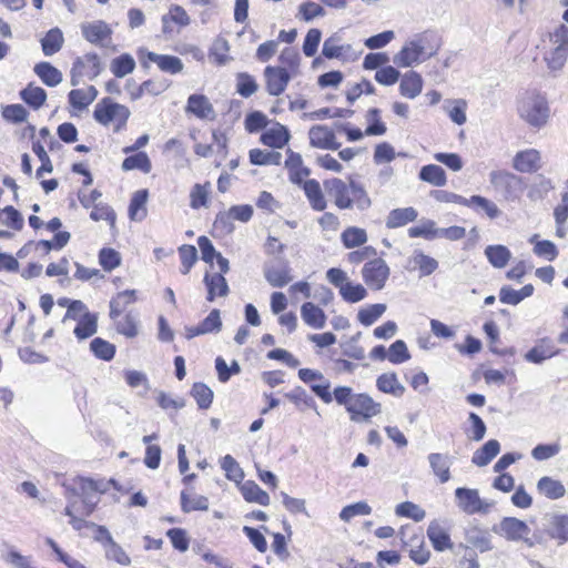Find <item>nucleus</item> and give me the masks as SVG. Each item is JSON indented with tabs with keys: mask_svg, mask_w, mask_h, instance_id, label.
<instances>
[{
	"mask_svg": "<svg viewBox=\"0 0 568 568\" xmlns=\"http://www.w3.org/2000/svg\"><path fill=\"white\" fill-rule=\"evenodd\" d=\"M429 467L439 483L445 484L450 479V458L440 453H430L427 456Z\"/></svg>",
	"mask_w": 568,
	"mask_h": 568,
	"instance_id": "5701e85b",
	"label": "nucleus"
},
{
	"mask_svg": "<svg viewBox=\"0 0 568 568\" xmlns=\"http://www.w3.org/2000/svg\"><path fill=\"white\" fill-rule=\"evenodd\" d=\"M537 489L549 499H558L566 494V488L562 483L548 476L541 477L538 480Z\"/></svg>",
	"mask_w": 568,
	"mask_h": 568,
	"instance_id": "58836bf2",
	"label": "nucleus"
},
{
	"mask_svg": "<svg viewBox=\"0 0 568 568\" xmlns=\"http://www.w3.org/2000/svg\"><path fill=\"white\" fill-rule=\"evenodd\" d=\"M0 223L16 231H20L23 227V217L18 210L8 205L0 210Z\"/></svg>",
	"mask_w": 568,
	"mask_h": 568,
	"instance_id": "338daca9",
	"label": "nucleus"
},
{
	"mask_svg": "<svg viewBox=\"0 0 568 568\" xmlns=\"http://www.w3.org/2000/svg\"><path fill=\"white\" fill-rule=\"evenodd\" d=\"M485 255L489 263L497 268L505 267L511 257L510 251L504 245H488L485 248Z\"/></svg>",
	"mask_w": 568,
	"mask_h": 568,
	"instance_id": "c03bdc74",
	"label": "nucleus"
},
{
	"mask_svg": "<svg viewBox=\"0 0 568 568\" xmlns=\"http://www.w3.org/2000/svg\"><path fill=\"white\" fill-rule=\"evenodd\" d=\"M93 539L99 542L104 550V557L106 560L114 561L120 566L128 567L131 565V558L126 551L119 545L105 526L97 528Z\"/></svg>",
	"mask_w": 568,
	"mask_h": 568,
	"instance_id": "1a4fd4ad",
	"label": "nucleus"
},
{
	"mask_svg": "<svg viewBox=\"0 0 568 568\" xmlns=\"http://www.w3.org/2000/svg\"><path fill=\"white\" fill-rule=\"evenodd\" d=\"M519 116L530 126H544L550 114L547 99L538 93H527L518 106Z\"/></svg>",
	"mask_w": 568,
	"mask_h": 568,
	"instance_id": "7ed1b4c3",
	"label": "nucleus"
},
{
	"mask_svg": "<svg viewBox=\"0 0 568 568\" xmlns=\"http://www.w3.org/2000/svg\"><path fill=\"white\" fill-rule=\"evenodd\" d=\"M349 413L352 422L369 420L382 412V405L375 402L369 395L362 393L355 394L353 400L346 409Z\"/></svg>",
	"mask_w": 568,
	"mask_h": 568,
	"instance_id": "9d476101",
	"label": "nucleus"
},
{
	"mask_svg": "<svg viewBox=\"0 0 568 568\" xmlns=\"http://www.w3.org/2000/svg\"><path fill=\"white\" fill-rule=\"evenodd\" d=\"M139 53L140 55L144 54L150 62L155 63L162 72L169 74H178L182 72L184 68L182 60L175 55L159 54L143 49H141Z\"/></svg>",
	"mask_w": 568,
	"mask_h": 568,
	"instance_id": "a211bd4d",
	"label": "nucleus"
},
{
	"mask_svg": "<svg viewBox=\"0 0 568 568\" xmlns=\"http://www.w3.org/2000/svg\"><path fill=\"white\" fill-rule=\"evenodd\" d=\"M185 112L192 113L201 120H214L215 118L214 108L204 94H191L187 98Z\"/></svg>",
	"mask_w": 568,
	"mask_h": 568,
	"instance_id": "6ab92c4d",
	"label": "nucleus"
},
{
	"mask_svg": "<svg viewBox=\"0 0 568 568\" xmlns=\"http://www.w3.org/2000/svg\"><path fill=\"white\" fill-rule=\"evenodd\" d=\"M2 559L12 568H37L32 556H24L14 548H11L7 554H4Z\"/></svg>",
	"mask_w": 568,
	"mask_h": 568,
	"instance_id": "864d4df0",
	"label": "nucleus"
},
{
	"mask_svg": "<svg viewBox=\"0 0 568 568\" xmlns=\"http://www.w3.org/2000/svg\"><path fill=\"white\" fill-rule=\"evenodd\" d=\"M544 532L558 545L568 541V515L548 514L544 518Z\"/></svg>",
	"mask_w": 568,
	"mask_h": 568,
	"instance_id": "2eb2a0df",
	"label": "nucleus"
},
{
	"mask_svg": "<svg viewBox=\"0 0 568 568\" xmlns=\"http://www.w3.org/2000/svg\"><path fill=\"white\" fill-rule=\"evenodd\" d=\"M376 386L381 392L395 396H402L405 392V387L398 382L395 373H385L378 376Z\"/></svg>",
	"mask_w": 568,
	"mask_h": 568,
	"instance_id": "79ce46f5",
	"label": "nucleus"
},
{
	"mask_svg": "<svg viewBox=\"0 0 568 568\" xmlns=\"http://www.w3.org/2000/svg\"><path fill=\"white\" fill-rule=\"evenodd\" d=\"M282 160L280 152H268L261 149H252L250 151V161L254 165H278Z\"/></svg>",
	"mask_w": 568,
	"mask_h": 568,
	"instance_id": "603ef678",
	"label": "nucleus"
},
{
	"mask_svg": "<svg viewBox=\"0 0 568 568\" xmlns=\"http://www.w3.org/2000/svg\"><path fill=\"white\" fill-rule=\"evenodd\" d=\"M179 255L181 258V273L186 275L197 261V251L193 245L183 244L179 247Z\"/></svg>",
	"mask_w": 568,
	"mask_h": 568,
	"instance_id": "774afa93",
	"label": "nucleus"
},
{
	"mask_svg": "<svg viewBox=\"0 0 568 568\" xmlns=\"http://www.w3.org/2000/svg\"><path fill=\"white\" fill-rule=\"evenodd\" d=\"M135 60L129 53H122L111 61L110 70L116 78H124L135 69Z\"/></svg>",
	"mask_w": 568,
	"mask_h": 568,
	"instance_id": "37998d69",
	"label": "nucleus"
},
{
	"mask_svg": "<svg viewBox=\"0 0 568 568\" xmlns=\"http://www.w3.org/2000/svg\"><path fill=\"white\" fill-rule=\"evenodd\" d=\"M500 452V444L497 439H489L480 448H478L471 462L478 467L487 466Z\"/></svg>",
	"mask_w": 568,
	"mask_h": 568,
	"instance_id": "c756f323",
	"label": "nucleus"
},
{
	"mask_svg": "<svg viewBox=\"0 0 568 568\" xmlns=\"http://www.w3.org/2000/svg\"><path fill=\"white\" fill-rule=\"evenodd\" d=\"M341 240L346 248H353L367 242V233L364 229L349 226L342 232Z\"/></svg>",
	"mask_w": 568,
	"mask_h": 568,
	"instance_id": "a18cd8bd",
	"label": "nucleus"
},
{
	"mask_svg": "<svg viewBox=\"0 0 568 568\" xmlns=\"http://www.w3.org/2000/svg\"><path fill=\"white\" fill-rule=\"evenodd\" d=\"M140 170L143 173H150L152 169L151 161L145 152H138L125 158L122 162L123 171Z\"/></svg>",
	"mask_w": 568,
	"mask_h": 568,
	"instance_id": "de8ad7c7",
	"label": "nucleus"
},
{
	"mask_svg": "<svg viewBox=\"0 0 568 568\" xmlns=\"http://www.w3.org/2000/svg\"><path fill=\"white\" fill-rule=\"evenodd\" d=\"M389 267L383 258H373L362 268V276L368 287L379 291L389 277Z\"/></svg>",
	"mask_w": 568,
	"mask_h": 568,
	"instance_id": "9b49d317",
	"label": "nucleus"
},
{
	"mask_svg": "<svg viewBox=\"0 0 568 568\" xmlns=\"http://www.w3.org/2000/svg\"><path fill=\"white\" fill-rule=\"evenodd\" d=\"M79 484V495L81 498V515L90 516L100 501L99 494H104L109 489V484L115 487V480L110 479L108 483L103 480H93L85 477H77Z\"/></svg>",
	"mask_w": 568,
	"mask_h": 568,
	"instance_id": "39448f33",
	"label": "nucleus"
},
{
	"mask_svg": "<svg viewBox=\"0 0 568 568\" xmlns=\"http://www.w3.org/2000/svg\"><path fill=\"white\" fill-rule=\"evenodd\" d=\"M514 168L523 173L538 171L540 165V153L535 149L518 152L514 158Z\"/></svg>",
	"mask_w": 568,
	"mask_h": 568,
	"instance_id": "412c9836",
	"label": "nucleus"
},
{
	"mask_svg": "<svg viewBox=\"0 0 568 568\" xmlns=\"http://www.w3.org/2000/svg\"><path fill=\"white\" fill-rule=\"evenodd\" d=\"M206 288L209 302H213L215 296H226L229 294V285L225 277L222 274H209L206 273L203 280Z\"/></svg>",
	"mask_w": 568,
	"mask_h": 568,
	"instance_id": "7c9ffc66",
	"label": "nucleus"
},
{
	"mask_svg": "<svg viewBox=\"0 0 568 568\" xmlns=\"http://www.w3.org/2000/svg\"><path fill=\"white\" fill-rule=\"evenodd\" d=\"M412 42L419 50L424 51V55L428 59L437 53L440 48V39L434 31H425L417 34Z\"/></svg>",
	"mask_w": 568,
	"mask_h": 568,
	"instance_id": "a878e982",
	"label": "nucleus"
},
{
	"mask_svg": "<svg viewBox=\"0 0 568 568\" xmlns=\"http://www.w3.org/2000/svg\"><path fill=\"white\" fill-rule=\"evenodd\" d=\"M308 135L310 143L314 148L333 151L341 148V143L336 141L335 133L325 125L312 126Z\"/></svg>",
	"mask_w": 568,
	"mask_h": 568,
	"instance_id": "f3484780",
	"label": "nucleus"
},
{
	"mask_svg": "<svg viewBox=\"0 0 568 568\" xmlns=\"http://www.w3.org/2000/svg\"><path fill=\"white\" fill-rule=\"evenodd\" d=\"M324 187L339 210L356 206L359 211H366L372 205L365 187L353 179H349L348 184L338 178L325 180Z\"/></svg>",
	"mask_w": 568,
	"mask_h": 568,
	"instance_id": "f03ea898",
	"label": "nucleus"
},
{
	"mask_svg": "<svg viewBox=\"0 0 568 568\" xmlns=\"http://www.w3.org/2000/svg\"><path fill=\"white\" fill-rule=\"evenodd\" d=\"M291 267L285 258H276L264 265V277L273 287H284L292 281Z\"/></svg>",
	"mask_w": 568,
	"mask_h": 568,
	"instance_id": "4468645a",
	"label": "nucleus"
},
{
	"mask_svg": "<svg viewBox=\"0 0 568 568\" xmlns=\"http://www.w3.org/2000/svg\"><path fill=\"white\" fill-rule=\"evenodd\" d=\"M291 72L286 68L267 65L264 69L266 91L270 95L277 97L282 94L292 79Z\"/></svg>",
	"mask_w": 568,
	"mask_h": 568,
	"instance_id": "ddd939ff",
	"label": "nucleus"
},
{
	"mask_svg": "<svg viewBox=\"0 0 568 568\" xmlns=\"http://www.w3.org/2000/svg\"><path fill=\"white\" fill-rule=\"evenodd\" d=\"M430 551L425 548L423 536H414L410 538L409 558L417 565H425L428 562Z\"/></svg>",
	"mask_w": 568,
	"mask_h": 568,
	"instance_id": "8fccbe9b",
	"label": "nucleus"
},
{
	"mask_svg": "<svg viewBox=\"0 0 568 568\" xmlns=\"http://www.w3.org/2000/svg\"><path fill=\"white\" fill-rule=\"evenodd\" d=\"M352 51L351 44H338V39L336 37H329L324 41L322 53L327 59H338L343 54H347Z\"/></svg>",
	"mask_w": 568,
	"mask_h": 568,
	"instance_id": "bf43d9fd",
	"label": "nucleus"
},
{
	"mask_svg": "<svg viewBox=\"0 0 568 568\" xmlns=\"http://www.w3.org/2000/svg\"><path fill=\"white\" fill-rule=\"evenodd\" d=\"M278 60L283 64L282 68H286L293 77L300 73L301 55L294 48H284Z\"/></svg>",
	"mask_w": 568,
	"mask_h": 568,
	"instance_id": "13d9d810",
	"label": "nucleus"
},
{
	"mask_svg": "<svg viewBox=\"0 0 568 568\" xmlns=\"http://www.w3.org/2000/svg\"><path fill=\"white\" fill-rule=\"evenodd\" d=\"M260 140L264 145L281 149L288 142L290 132L286 126L277 123L275 128L264 131Z\"/></svg>",
	"mask_w": 568,
	"mask_h": 568,
	"instance_id": "c85d7f7f",
	"label": "nucleus"
},
{
	"mask_svg": "<svg viewBox=\"0 0 568 568\" xmlns=\"http://www.w3.org/2000/svg\"><path fill=\"white\" fill-rule=\"evenodd\" d=\"M559 353L560 349L554 345L552 341L548 337H544L524 355V358L532 364H542L546 359H549Z\"/></svg>",
	"mask_w": 568,
	"mask_h": 568,
	"instance_id": "aec40b11",
	"label": "nucleus"
},
{
	"mask_svg": "<svg viewBox=\"0 0 568 568\" xmlns=\"http://www.w3.org/2000/svg\"><path fill=\"white\" fill-rule=\"evenodd\" d=\"M324 187L339 210L356 206L359 211H366L372 205L365 187L353 179H349L348 184L338 178L325 180Z\"/></svg>",
	"mask_w": 568,
	"mask_h": 568,
	"instance_id": "f257e3e1",
	"label": "nucleus"
},
{
	"mask_svg": "<svg viewBox=\"0 0 568 568\" xmlns=\"http://www.w3.org/2000/svg\"><path fill=\"white\" fill-rule=\"evenodd\" d=\"M490 181L497 187H501L505 191V197L511 201L519 197L525 186L520 176L508 172H491Z\"/></svg>",
	"mask_w": 568,
	"mask_h": 568,
	"instance_id": "dca6fc26",
	"label": "nucleus"
},
{
	"mask_svg": "<svg viewBox=\"0 0 568 568\" xmlns=\"http://www.w3.org/2000/svg\"><path fill=\"white\" fill-rule=\"evenodd\" d=\"M114 325L116 332L128 338H133L139 334L138 318L132 313H126L121 320L116 318Z\"/></svg>",
	"mask_w": 568,
	"mask_h": 568,
	"instance_id": "4d7b16f0",
	"label": "nucleus"
},
{
	"mask_svg": "<svg viewBox=\"0 0 568 568\" xmlns=\"http://www.w3.org/2000/svg\"><path fill=\"white\" fill-rule=\"evenodd\" d=\"M427 537L436 551H444L453 548L449 534L440 526L437 520L429 523Z\"/></svg>",
	"mask_w": 568,
	"mask_h": 568,
	"instance_id": "b1692460",
	"label": "nucleus"
},
{
	"mask_svg": "<svg viewBox=\"0 0 568 568\" xmlns=\"http://www.w3.org/2000/svg\"><path fill=\"white\" fill-rule=\"evenodd\" d=\"M422 90L423 79L419 73L415 71H408L402 77L399 91L403 97L415 99L420 94Z\"/></svg>",
	"mask_w": 568,
	"mask_h": 568,
	"instance_id": "cd10ccee",
	"label": "nucleus"
},
{
	"mask_svg": "<svg viewBox=\"0 0 568 568\" xmlns=\"http://www.w3.org/2000/svg\"><path fill=\"white\" fill-rule=\"evenodd\" d=\"M386 311L385 304H373L366 308H362L358 311L357 318L361 324L365 326H371L374 324Z\"/></svg>",
	"mask_w": 568,
	"mask_h": 568,
	"instance_id": "0e129e2a",
	"label": "nucleus"
},
{
	"mask_svg": "<svg viewBox=\"0 0 568 568\" xmlns=\"http://www.w3.org/2000/svg\"><path fill=\"white\" fill-rule=\"evenodd\" d=\"M90 349L97 358L106 362L111 361L115 355V346L101 337H95L91 341Z\"/></svg>",
	"mask_w": 568,
	"mask_h": 568,
	"instance_id": "5fc2aeb1",
	"label": "nucleus"
},
{
	"mask_svg": "<svg viewBox=\"0 0 568 568\" xmlns=\"http://www.w3.org/2000/svg\"><path fill=\"white\" fill-rule=\"evenodd\" d=\"M221 467L229 480L240 484L244 478V471L239 463L231 456L225 455L221 460Z\"/></svg>",
	"mask_w": 568,
	"mask_h": 568,
	"instance_id": "e2e57ef3",
	"label": "nucleus"
},
{
	"mask_svg": "<svg viewBox=\"0 0 568 568\" xmlns=\"http://www.w3.org/2000/svg\"><path fill=\"white\" fill-rule=\"evenodd\" d=\"M418 178L434 186H444L447 183L445 170L436 164L424 165L418 173Z\"/></svg>",
	"mask_w": 568,
	"mask_h": 568,
	"instance_id": "ea45409f",
	"label": "nucleus"
},
{
	"mask_svg": "<svg viewBox=\"0 0 568 568\" xmlns=\"http://www.w3.org/2000/svg\"><path fill=\"white\" fill-rule=\"evenodd\" d=\"M98 331V315L91 312H84L78 321L73 333L78 339H85L94 335Z\"/></svg>",
	"mask_w": 568,
	"mask_h": 568,
	"instance_id": "473e14b6",
	"label": "nucleus"
},
{
	"mask_svg": "<svg viewBox=\"0 0 568 568\" xmlns=\"http://www.w3.org/2000/svg\"><path fill=\"white\" fill-rule=\"evenodd\" d=\"M191 396L196 400L200 409H207L213 402V390L204 383H194L191 388Z\"/></svg>",
	"mask_w": 568,
	"mask_h": 568,
	"instance_id": "49530a36",
	"label": "nucleus"
},
{
	"mask_svg": "<svg viewBox=\"0 0 568 568\" xmlns=\"http://www.w3.org/2000/svg\"><path fill=\"white\" fill-rule=\"evenodd\" d=\"M34 73L48 87H57L62 82V73L50 62H39L33 68Z\"/></svg>",
	"mask_w": 568,
	"mask_h": 568,
	"instance_id": "72a5a7b5",
	"label": "nucleus"
},
{
	"mask_svg": "<svg viewBox=\"0 0 568 568\" xmlns=\"http://www.w3.org/2000/svg\"><path fill=\"white\" fill-rule=\"evenodd\" d=\"M149 192L148 190H139L136 191L129 205V215L131 220H142L145 216V203L148 201Z\"/></svg>",
	"mask_w": 568,
	"mask_h": 568,
	"instance_id": "3c124183",
	"label": "nucleus"
},
{
	"mask_svg": "<svg viewBox=\"0 0 568 568\" xmlns=\"http://www.w3.org/2000/svg\"><path fill=\"white\" fill-rule=\"evenodd\" d=\"M493 530L496 534H499L500 536L505 537L507 540H521L528 547H534L536 544H539L541 541V538L538 537L537 535H534V537L530 538V528L528 527V525L516 517H504L500 520L499 526L493 527Z\"/></svg>",
	"mask_w": 568,
	"mask_h": 568,
	"instance_id": "0eeeda50",
	"label": "nucleus"
},
{
	"mask_svg": "<svg viewBox=\"0 0 568 568\" xmlns=\"http://www.w3.org/2000/svg\"><path fill=\"white\" fill-rule=\"evenodd\" d=\"M63 43L62 31L59 28H52L41 39L42 52L44 55L51 57L61 50Z\"/></svg>",
	"mask_w": 568,
	"mask_h": 568,
	"instance_id": "4c0bfd02",
	"label": "nucleus"
},
{
	"mask_svg": "<svg viewBox=\"0 0 568 568\" xmlns=\"http://www.w3.org/2000/svg\"><path fill=\"white\" fill-rule=\"evenodd\" d=\"M465 540L467 542V547L478 549L480 552H486L493 549L490 535L478 527L467 529Z\"/></svg>",
	"mask_w": 568,
	"mask_h": 568,
	"instance_id": "bb28decb",
	"label": "nucleus"
},
{
	"mask_svg": "<svg viewBox=\"0 0 568 568\" xmlns=\"http://www.w3.org/2000/svg\"><path fill=\"white\" fill-rule=\"evenodd\" d=\"M455 498L458 508L467 515L488 514L495 506L494 500H483L475 488L458 487L455 490Z\"/></svg>",
	"mask_w": 568,
	"mask_h": 568,
	"instance_id": "6e6552de",
	"label": "nucleus"
},
{
	"mask_svg": "<svg viewBox=\"0 0 568 568\" xmlns=\"http://www.w3.org/2000/svg\"><path fill=\"white\" fill-rule=\"evenodd\" d=\"M82 37L91 44L108 48L111 42L112 29L103 20L81 24Z\"/></svg>",
	"mask_w": 568,
	"mask_h": 568,
	"instance_id": "f8f14e48",
	"label": "nucleus"
},
{
	"mask_svg": "<svg viewBox=\"0 0 568 568\" xmlns=\"http://www.w3.org/2000/svg\"><path fill=\"white\" fill-rule=\"evenodd\" d=\"M136 301V291L135 290H125L118 293L110 301V318L115 321L125 307Z\"/></svg>",
	"mask_w": 568,
	"mask_h": 568,
	"instance_id": "2f4dec72",
	"label": "nucleus"
},
{
	"mask_svg": "<svg viewBox=\"0 0 568 568\" xmlns=\"http://www.w3.org/2000/svg\"><path fill=\"white\" fill-rule=\"evenodd\" d=\"M181 508L183 513H191L194 510H207L209 499L205 496L196 495L190 498L185 490L181 491Z\"/></svg>",
	"mask_w": 568,
	"mask_h": 568,
	"instance_id": "680f3d73",
	"label": "nucleus"
},
{
	"mask_svg": "<svg viewBox=\"0 0 568 568\" xmlns=\"http://www.w3.org/2000/svg\"><path fill=\"white\" fill-rule=\"evenodd\" d=\"M303 190L313 210L324 211L326 209V201L318 181L314 179L305 181Z\"/></svg>",
	"mask_w": 568,
	"mask_h": 568,
	"instance_id": "e433bc0d",
	"label": "nucleus"
},
{
	"mask_svg": "<svg viewBox=\"0 0 568 568\" xmlns=\"http://www.w3.org/2000/svg\"><path fill=\"white\" fill-rule=\"evenodd\" d=\"M417 211L409 206L403 209H394L388 213L386 226L388 229H397L413 222L417 219Z\"/></svg>",
	"mask_w": 568,
	"mask_h": 568,
	"instance_id": "c9c22d12",
	"label": "nucleus"
},
{
	"mask_svg": "<svg viewBox=\"0 0 568 568\" xmlns=\"http://www.w3.org/2000/svg\"><path fill=\"white\" fill-rule=\"evenodd\" d=\"M551 48L545 53L544 60L550 71L564 68L568 58V27L559 24L549 33Z\"/></svg>",
	"mask_w": 568,
	"mask_h": 568,
	"instance_id": "20e7f679",
	"label": "nucleus"
},
{
	"mask_svg": "<svg viewBox=\"0 0 568 568\" xmlns=\"http://www.w3.org/2000/svg\"><path fill=\"white\" fill-rule=\"evenodd\" d=\"M301 316L306 325L315 329H321L326 324L324 311L312 302H305L301 306Z\"/></svg>",
	"mask_w": 568,
	"mask_h": 568,
	"instance_id": "393cba45",
	"label": "nucleus"
},
{
	"mask_svg": "<svg viewBox=\"0 0 568 568\" xmlns=\"http://www.w3.org/2000/svg\"><path fill=\"white\" fill-rule=\"evenodd\" d=\"M395 514L399 517L412 518L416 523L422 521L426 516V511L412 501H404L398 504L396 506Z\"/></svg>",
	"mask_w": 568,
	"mask_h": 568,
	"instance_id": "69168bd1",
	"label": "nucleus"
},
{
	"mask_svg": "<svg viewBox=\"0 0 568 568\" xmlns=\"http://www.w3.org/2000/svg\"><path fill=\"white\" fill-rule=\"evenodd\" d=\"M468 202V207H473L477 212H479L480 210L484 211L489 219H496L501 213L498 206L493 201L484 196L473 195L469 197Z\"/></svg>",
	"mask_w": 568,
	"mask_h": 568,
	"instance_id": "6e6d98bb",
	"label": "nucleus"
},
{
	"mask_svg": "<svg viewBox=\"0 0 568 568\" xmlns=\"http://www.w3.org/2000/svg\"><path fill=\"white\" fill-rule=\"evenodd\" d=\"M427 58L424 55V51L419 50L412 42H407L398 53L394 55V63L400 68H407L414 63L423 62Z\"/></svg>",
	"mask_w": 568,
	"mask_h": 568,
	"instance_id": "4be33fe9",
	"label": "nucleus"
},
{
	"mask_svg": "<svg viewBox=\"0 0 568 568\" xmlns=\"http://www.w3.org/2000/svg\"><path fill=\"white\" fill-rule=\"evenodd\" d=\"M130 114L131 112L128 106L116 103L110 98H103L97 103L93 111V118L100 124L108 125L111 121L115 120V132L125 126Z\"/></svg>",
	"mask_w": 568,
	"mask_h": 568,
	"instance_id": "423d86ee",
	"label": "nucleus"
},
{
	"mask_svg": "<svg viewBox=\"0 0 568 568\" xmlns=\"http://www.w3.org/2000/svg\"><path fill=\"white\" fill-rule=\"evenodd\" d=\"M230 51L229 41L224 38H216L210 48L209 58L212 59L217 65H224L230 60L231 57L227 55Z\"/></svg>",
	"mask_w": 568,
	"mask_h": 568,
	"instance_id": "09e8293b",
	"label": "nucleus"
},
{
	"mask_svg": "<svg viewBox=\"0 0 568 568\" xmlns=\"http://www.w3.org/2000/svg\"><path fill=\"white\" fill-rule=\"evenodd\" d=\"M243 498L248 503H256L262 506L270 505V496L253 480H246L240 487Z\"/></svg>",
	"mask_w": 568,
	"mask_h": 568,
	"instance_id": "f704fd0d",
	"label": "nucleus"
},
{
	"mask_svg": "<svg viewBox=\"0 0 568 568\" xmlns=\"http://www.w3.org/2000/svg\"><path fill=\"white\" fill-rule=\"evenodd\" d=\"M339 295L347 303H357L366 297L367 291L362 284H353L348 281L341 286Z\"/></svg>",
	"mask_w": 568,
	"mask_h": 568,
	"instance_id": "052dcab7",
	"label": "nucleus"
},
{
	"mask_svg": "<svg viewBox=\"0 0 568 568\" xmlns=\"http://www.w3.org/2000/svg\"><path fill=\"white\" fill-rule=\"evenodd\" d=\"M20 98L32 109H40L45 100L47 92L41 87L28 84L23 90L20 91Z\"/></svg>",
	"mask_w": 568,
	"mask_h": 568,
	"instance_id": "a19ab883",
	"label": "nucleus"
}]
</instances>
